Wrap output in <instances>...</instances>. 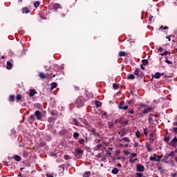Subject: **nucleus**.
I'll return each mask as SVG.
<instances>
[{
	"label": "nucleus",
	"mask_w": 177,
	"mask_h": 177,
	"mask_svg": "<svg viewBox=\"0 0 177 177\" xmlns=\"http://www.w3.org/2000/svg\"><path fill=\"white\" fill-rule=\"evenodd\" d=\"M77 107H82L84 106V97H78L76 100Z\"/></svg>",
	"instance_id": "nucleus-1"
},
{
	"label": "nucleus",
	"mask_w": 177,
	"mask_h": 177,
	"mask_svg": "<svg viewBox=\"0 0 177 177\" xmlns=\"http://www.w3.org/2000/svg\"><path fill=\"white\" fill-rule=\"evenodd\" d=\"M136 171L137 172H145V166L138 164L136 165Z\"/></svg>",
	"instance_id": "nucleus-2"
},
{
	"label": "nucleus",
	"mask_w": 177,
	"mask_h": 177,
	"mask_svg": "<svg viewBox=\"0 0 177 177\" xmlns=\"http://www.w3.org/2000/svg\"><path fill=\"white\" fill-rule=\"evenodd\" d=\"M71 124H72L73 125H75V127H80L81 124H80V122L78 121V120L73 118L71 120Z\"/></svg>",
	"instance_id": "nucleus-3"
},
{
	"label": "nucleus",
	"mask_w": 177,
	"mask_h": 177,
	"mask_svg": "<svg viewBox=\"0 0 177 177\" xmlns=\"http://www.w3.org/2000/svg\"><path fill=\"white\" fill-rule=\"evenodd\" d=\"M35 117H36L37 120H41L42 118V114L39 111H36L35 112Z\"/></svg>",
	"instance_id": "nucleus-4"
},
{
	"label": "nucleus",
	"mask_w": 177,
	"mask_h": 177,
	"mask_svg": "<svg viewBox=\"0 0 177 177\" xmlns=\"http://www.w3.org/2000/svg\"><path fill=\"white\" fill-rule=\"evenodd\" d=\"M169 145L171 146H176L177 145V138L176 137H174L172 140H171L170 142H169Z\"/></svg>",
	"instance_id": "nucleus-5"
},
{
	"label": "nucleus",
	"mask_w": 177,
	"mask_h": 177,
	"mask_svg": "<svg viewBox=\"0 0 177 177\" xmlns=\"http://www.w3.org/2000/svg\"><path fill=\"white\" fill-rule=\"evenodd\" d=\"M53 8L57 12V9H62V4L56 3L53 5Z\"/></svg>",
	"instance_id": "nucleus-6"
},
{
	"label": "nucleus",
	"mask_w": 177,
	"mask_h": 177,
	"mask_svg": "<svg viewBox=\"0 0 177 177\" xmlns=\"http://www.w3.org/2000/svg\"><path fill=\"white\" fill-rule=\"evenodd\" d=\"M37 91H35V89H30L29 91V96L30 97H32V96H34V95H37Z\"/></svg>",
	"instance_id": "nucleus-7"
},
{
	"label": "nucleus",
	"mask_w": 177,
	"mask_h": 177,
	"mask_svg": "<svg viewBox=\"0 0 177 177\" xmlns=\"http://www.w3.org/2000/svg\"><path fill=\"white\" fill-rule=\"evenodd\" d=\"M150 161L160 162V158L158 156H150Z\"/></svg>",
	"instance_id": "nucleus-8"
},
{
	"label": "nucleus",
	"mask_w": 177,
	"mask_h": 177,
	"mask_svg": "<svg viewBox=\"0 0 177 177\" xmlns=\"http://www.w3.org/2000/svg\"><path fill=\"white\" fill-rule=\"evenodd\" d=\"M28 121H29V122H30V124H32V122H34V121H35V115H31L28 118Z\"/></svg>",
	"instance_id": "nucleus-9"
},
{
	"label": "nucleus",
	"mask_w": 177,
	"mask_h": 177,
	"mask_svg": "<svg viewBox=\"0 0 177 177\" xmlns=\"http://www.w3.org/2000/svg\"><path fill=\"white\" fill-rule=\"evenodd\" d=\"M153 110V108L151 106H148L147 109H144L143 114H147V113H150Z\"/></svg>",
	"instance_id": "nucleus-10"
},
{
	"label": "nucleus",
	"mask_w": 177,
	"mask_h": 177,
	"mask_svg": "<svg viewBox=\"0 0 177 177\" xmlns=\"http://www.w3.org/2000/svg\"><path fill=\"white\" fill-rule=\"evenodd\" d=\"M96 109H99V107H102V103L100 101L95 100V102Z\"/></svg>",
	"instance_id": "nucleus-11"
},
{
	"label": "nucleus",
	"mask_w": 177,
	"mask_h": 177,
	"mask_svg": "<svg viewBox=\"0 0 177 177\" xmlns=\"http://www.w3.org/2000/svg\"><path fill=\"white\" fill-rule=\"evenodd\" d=\"M50 90L51 91H53V89H55V88H57V83H56V82H53V83H51L50 84Z\"/></svg>",
	"instance_id": "nucleus-12"
},
{
	"label": "nucleus",
	"mask_w": 177,
	"mask_h": 177,
	"mask_svg": "<svg viewBox=\"0 0 177 177\" xmlns=\"http://www.w3.org/2000/svg\"><path fill=\"white\" fill-rule=\"evenodd\" d=\"M80 121H82V124H84V125H86V127H88L89 125V122H88V120H86V119H81Z\"/></svg>",
	"instance_id": "nucleus-13"
},
{
	"label": "nucleus",
	"mask_w": 177,
	"mask_h": 177,
	"mask_svg": "<svg viewBox=\"0 0 177 177\" xmlns=\"http://www.w3.org/2000/svg\"><path fill=\"white\" fill-rule=\"evenodd\" d=\"M122 140H124V142H126L127 143L131 142V140L128 137H124V138H122L120 140V142H122Z\"/></svg>",
	"instance_id": "nucleus-14"
},
{
	"label": "nucleus",
	"mask_w": 177,
	"mask_h": 177,
	"mask_svg": "<svg viewBox=\"0 0 177 177\" xmlns=\"http://www.w3.org/2000/svg\"><path fill=\"white\" fill-rule=\"evenodd\" d=\"M136 161H139L138 158H132V157L129 156V162H131V164H133V162H135Z\"/></svg>",
	"instance_id": "nucleus-15"
},
{
	"label": "nucleus",
	"mask_w": 177,
	"mask_h": 177,
	"mask_svg": "<svg viewBox=\"0 0 177 177\" xmlns=\"http://www.w3.org/2000/svg\"><path fill=\"white\" fill-rule=\"evenodd\" d=\"M12 158H14V160H15V161H21V158L20 156H19V155H15Z\"/></svg>",
	"instance_id": "nucleus-16"
},
{
	"label": "nucleus",
	"mask_w": 177,
	"mask_h": 177,
	"mask_svg": "<svg viewBox=\"0 0 177 177\" xmlns=\"http://www.w3.org/2000/svg\"><path fill=\"white\" fill-rule=\"evenodd\" d=\"M12 62L8 61L7 62V65H6V68L8 70H10V68H12Z\"/></svg>",
	"instance_id": "nucleus-17"
},
{
	"label": "nucleus",
	"mask_w": 177,
	"mask_h": 177,
	"mask_svg": "<svg viewBox=\"0 0 177 177\" xmlns=\"http://www.w3.org/2000/svg\"><path fill=\"white\" fill-rule=\"evenodd\" d=\"M103 145L102 144H98L96 145L95 147H94V150H95V151H97L99 150H100V147H102Z\"/></svg>",
	"instance_id": "nucleus-18"
},
{
	"label": "nucleus",
	"mask_w": 177,
	"mask_h": 177,
	"mask_svg": "<svg viewBox=\"0 0 177 177\" xmlns=\"http://www.w3.org/2000/svg\"><path fill=\"white\" fill-rule=\"evenodd\" d=\"M39 76L40 77V78H41L42 80H45V78H46V75H45V73L40 72L39 74Z\"/></svg>",
	"instance_id": "nucleus-19"
},
{
	"label": "nucleus",
	"mask_w": 177,
	"mask_h": 177,
	"mask_svg": "<svg viewBox=\"0 0 177 177\" xmlns=\"http://www.w3.org/2000/svg\"><path fill=\"white\" fill-rule=\"evenodd\" d=\"M153 117H156L154 114L151 113L148 118L149 122H151L153 121Z\"/></svg>",
	"instance_id": "nucleus-20"
},
{
	"label": "nucleus",
	"mask_w": 177,
	"mask_h": 177,
	"mask_svg": "<svg viewBox=\"0 0 177 177\" xmlns=\"http://www.w3.org/2000/svg\"><path fill=\"white\" fill-rule=\"evenodd\" d=\"M22 13H25V15H27V13H30V10H28V8H24L22 9Z\"/></svg>",
	"instance_id": "nucleus-21"
},
{
	"label": "nucleus",
	"mask_w": 177,
	"mask_h": 177,
	"mask_svg": "<svg viewBox=\"0 0 177 177\" xmlns=\"http://www.w3.org/2000/svg\"><path fill=\"white\" fill-rule=\"evenodd\" d=\"M127 80H135V75L129 74V75H127Z\"/></svg>",
	"instance_id": "nucleus-22"
},
{
	"label": "nucleus",
	"mask_w": 177,
	"mask_h": 177,
	"mask_svg": "<svg viewBox=\"0 0 177 177\" xmlns=\"http://www.w3.org/2000/svg\"><path fill=\"white\" fill-rule=\"evenodd\" d=\"M75 153L82 155V154H84V150H82L81 149H78L76 150Z\"/></svg>",
	"instance_id": "nucleus-23"
},
{
	"label": "nucleus",
	"mask_w": 177,
	"mask_h": 177,
	"mask_svg": "<svg viewBox=\"0 0 177 177\" xmlns=\"http://www.w3.org/2000/svg\"><path fill=\"white\" fill-rule=\"evenodd\" d=\"M108 124L110 129L114 128V125H115V124H114L113 122H109Z\"/></svg>",
	"instance_id": "nucleus-24"
},
{
	"label": "nucleus",
	"mask_w": 177,
	"mask_h": 177,
	"mask_svg": "<svg viewBox=\"0 0 177 177\" xmlns=\"http://www.w3.org/2000/svg\"><path fill=\"white\" fill-rule=\"evenodd\" d=\"M159 55H160L161 56H167V55H171V53L166 50L163 53H160Z\"/></svg>",
	"instance_id": "nucleus-25"
},
{
	"label": "nucleus",
	"mask_w": 177,
	"mask_h": 177,
	"mask_svg": "<svg viewBox=\"0 0 177 177\" xmlns=\"http://www.w3.org/2000/svg\"><path fill=\"white\" fill-rule=\"evenodd\" d=\"M146 148L148 151H151V147H150V144L149 142L146 143Z\"/></svg>",
	"instance_id": "nucleus-26"
},
{
	"label": "nucleus",
	"mask_w": 177,
	"mask_h": 177,
	"mask_svg": "<svg viewBox=\"0 0 177 177\" xmlns=\"http://www.w3.org/2000/svg\"><path fill=\"white\" fill-rule=\"evenodd\" d=\"M118 172H119V170L117 168H114L113 169H112V174H113V175H117Z\"/></svg>",
	"instance_id": "nucleus-27"
},
{
	"label": "nucleus",
	"mask_w": 177,
	"mask_h": 177,
	"mask_svg": "<svg viewBox=\"0 0 177 177\" xmlns=\"http://www.w3.org/2000/svg\"><path fill=\"white\" fill-rule=\"evenodd\" d=\"M80 145H85V139L84 138H80L78 140Z\"/></svg>",
	"instance_id": "nucleus-28"
},
{
	"label": "nucleus",
	"mask_w": 177,
	"mask_h": 177,
	"mask_svg": "<svg viewBox=\"0 0 177 177\" xmlns=\"http://www.w3.org/2000/svg\"><path fill=\"white\" fill-rule=\"evenodd\" d=\"M140 71V69L139 68H137L136 71L133 73L134 75H139V72Z\"/></svg>",
	"instance_id": "nucleus-29"
},
{
	"label": "nucleus",
	"mask_w": 177,
	"mask_h": 177,
	"mask_svg": "<svg viewBox=\"0 0 177 177\" xmlns=\"http://www.w3.org/2000/svg\"><path fill=\"white\" fill-rule=\"evenodd\" d=\"M142 62L143 66H147V64H149V60L147 59H142Z\"/></svg>",
	"instance_id": "nucleus-30"
},
{
	"label": "nucleus",
	"mask_w": 177,
	"mask_h": 177,
	"mask_svg": "<svg viewBox=\"0 0 177 177\" xmlns=\"http://www.w3.org/2000/svg\"><path fill=\"white\" fill-rule=\"evenodd\" d=\"M89 176H91V172L89 171L85 172L83 174V177H89Z\"/></svg>",
	"instance_id": "nucleus-31"
},
{
	"label": "nucleus",
	"mask_w": 177,
	"mask_h": 177,
	"mask_svg": "<svg viewBox=\"0 0 177 177\" xmlns=\"http://www.w3.org/2000/svg\"><path fill=\"white\" fill-rule=\"evenodd\" d=\"M160 77H161V73H160L159 72H157L156 74H155V78L156 80H158V78H160Z\"/></svg>",
	"instance_id": "nucleus-32"
},
{
	"label": "nucleus",
	"mask_w": 177,
	"mask_h": 177,
	"mask_svg": "<svg viewBox=\"0 0 177 177\" xmlns=\"http://www.w3.org/2000/svg\"><path fill=\"white\" fill-rule=\"evenodd\" d=\"M125 106V101H122V102L119 104L118 108L120 109V107H122V106Z\"/></svg>",
	"instance_id": "nucleus-33"
},
{
	"label": "nucleus",
	"mask_w": 177,
	"mask_h": 177,
	"mask_svg": "<svg viewBox=\"0 0 177 177\" xmlns=\"http://www.w3.org/2000/svg\"><path fill=\"white\" fill-rule=\"evenodd\" d=\"M78 136H80V133L78 132L73 133V138L75 139H77V138H78Z\"/></svg>",
	"instance_id": "nucleus-34"
},
{
	"label": "nucleus",
	"mask_w": 177,
	"mask_h": 177,
	"mask_svg": "<svg viewBox=\"0 0 177 177\" xmlns=\"http://www.w3.org/2000/svg\"><path fill=\"white\" fill-rule=\"evenodd\" d=\"M119 109L120 110H128V105H124L122 107H120Z\"/></svg>",
	"instance_id": "nucleus-35"
},
{
	"label": "nucleus",
	"mask_w": 177,
	"mask_h": 177,
	"mask_svg": "<svg viewBox=\"0 0 177 177\" xmlns=\"http://www.w3.org/2000/svg\"><path fill=\"white\" fill-rule=\"evenodd\" d=\"M143 133L145 136H147V135H149V130L147 129H144Z\"/></svg>",
	"instance_id": "nucleus-36"
},
{
	"label": "nucleus",
	"mask_w": 177,
	"mask_h": 177,
	"mask_svg": "<svg viewBox=\"0 0 177 177\" xmlns=\"http://www.w3.org/2000/svg\"><path fill=\"white\" fill-rule=\"evenodd\" d=\"M165 59H166L165 62L167 63V64H172V62L169 61L168 59V57H165Z\"/></svg>",
	"instance_id": "nucleus-37"
},
{
	"label": "nucleus",
	"mask_w": 177,
	"mask_h": 177,
	"mask_svg": "<svg viewBox=\"0 0 177 177\" xmlns=\"http://www.w3.org/2000/svg\"><path fill=\"white\" fill-rule=\"evenodd\" d=\"M136 136L138 138H140V131H136Z\"/></svg>",
	"instance_id": "nucleus-38"
},
{
	"label": "nucleus",
	"mask_w": 177,
	"mask_h": 177,
	"mask_svg": "<svg viewBox=\"0 0 177 177\" xmlns=\"http://www.w3.org/2000/svg\"><path fill=\"white\" fill-rule=\"evenodd\" d=\"M128 113L129 114H133L135 113V111H133V109H128Z\"/></svg>",
	"instance_id": "nucleus-39"
},
{
	"label": "nucleus",
	"mask_w": 177,
	"mask_h": 177,
	"mask_svg": "<svg viewBox=\"0 0 177 177\" xmlns=\"http://www.w3.org/2000/svg\"><path fill=\"white\" fill-rule=\"evenodd\" d=\"M143 176V174L142 173H136V177H142Z\"/></svg>",
	"instance_id": "nucleus-40"
},
{
	"label": "nucleus",
	"mask_w": 177,
	"mask_h": 177,
	"mask_svg": "<svg viewBox=\"0 0 177 177\" xmlns=\"http://www.w3.org/2000/svg\"><path fill=\"white\" fill-rule=\"evenodd\" d=\"M119 56H125V52L124 51H120L119 52Z\"/></svg>",
	"instance_id": "nucleus-41"
},
{
	"label": "nucleus",
	"mask_w": 177,
	"mask_h": 177,
	"mask_svg": "<svg viewBox=\"0 0 177 177\" xmlns=\"http://www.w3.org/2000/svg\"><path fill=\"white\" fill-rule=\"evenodd\" d=\"M16 99L17 100H21V95L20 94L17 95Z\"/></svg>",
	"instance_id": "nucleus-42"
},
{
	"label": "nucleus",
	"mask_w": 177,
	"mask_h": 177,
	"mask_svg": "<svg viewBox=\"0 0 177 177\" xmlns=\"http://www.w3.org/2000/svg\"><path fill=\"white\" fill-rule=\"evenodd\" d=\"M24 157H28V153L26 151H24L23 153Z\"/></svg>",
	"instance_id": "nucleus-43"
},
{
	"label": "nucleus",
	"mask_w": 177,
	"mask_h": 177,
	"mask_svg": "<svg viewBox=\"0 0 177 177\" xmlns=\"http://www.w3.org/2000/svg\"><path fill=\"white\" fill-rule=\"evenodd\" d=\"M34 6H35V8H38V6H39V1H36L34 3Z\"/></svg>",
	"instance_id": "nucleus-44"
},
{
	"label": "nucleus",
	"mask_w": 177,
	"mask_h": 177,
	"mask_svg": "<svg viewBox=\"0 0 177 177\" xmlns=\"http://www.w3.org/2000/svg\"><path fill=\"white\" fill-rule=\"evenodd\" d=\"M123 153L124 154H125V156H129V154H131V152H129V151H124Z\"/></svg>",
	"instance_id": "nucleus-45"
},
{
	"label": "nucleus",
	"mask_w": 177,
	"mask_h": 177,
	"mask_svg": "<svg viewBox=\"0 0 177 177\" xmlns=\"http://www.w3.org/2000/svg\"><path fill=\"white\" fill-rule=\"evenodd\" d=\"M130 154L131 156V158H133L134 157H136L138 156V154L135 153H131Z\"/></svg>",
	"instance_id": "nucleus-46"
},
{
	"label": "nucleus",
	"mask_w": 177,
	"mask_h": 177,
	"mask_svg": "<svg viewBox=\"0 0 177 177\" xmlns=\"http://www.w3.org/2000/svg\"><path fill=\"white\" fill-rule=\"evenodd\" d=\"M10 100H11V102H13L15 100V95H10Z\"/></svg>",
	"instance_id": "nucleus-47"
},
{
	"label": "nucleus",
	"mask_w": 177,
	"mask_h": 177,
	"mask_svg": "<svg viewBox=\"0 0 177 177\" xmlns=\"http://www.w3.org/2000/svg\"><path fill=\"white\" fill-rule=\"evenodd\" d=\"M113 89H117L118 88V84L114 83L113 84Z\"/></svg>",
	"instance_id": "nucleus-48"
},
{
	"label": "nucleus",
	"mask_w": 177,
	"mask_h": 177,
	"mask_svg": "<svg viewBox=\"0 0 177 177\" xmlns=\"http://www.w3.org/2000/svg\"><path fill=\"white\" fill-rule=\"evenodd\" d=\"M64 158H65L66 160H70V158H71V157L68 155H65L64 156Z\"/></svg>",
	"instance_id": "nucleus-49"
},
{
	"label": "nucleus",
	"mask_w": 177,
	"mask_h": 177,
	"mask_svg": "<svg viewBox=\"0 0 177 177\" xmlns=\"http://www.w3.org/2000/svg\"><path fill=\"white\" fill-rule=\"evenodd\" d=\"M168 158H169V156L167 154H166V155L164 156L163 160H164V161H167V160H168Z\"/></svg>",
	"instance_id": "nucleus-50"
},
{
	"label": "nucleus",
	"mask_w": 177,
	"mask_h": 177,
	"mask_svg": "<svg viewBox=\"0 0 177 177\" xmlns=\"http://www.w3.org/2000/svg\"><path fill=\"white\" fill-rule=\"evenodd\" d=\"M48 122H50V124L51 122H53V118H48Z\"/></svg>",
	"instance_id": "nucleus-51"
},
{
	"label": "nucleus",
	"mask_w": 177,
	"mask_h": 177,
	"mask_svg": "<svg viewBox=\"0 0 177 177\" xmlns=\"http://www.w3.org/2000/svg\"><path fill=\"white\" fill-rule=\"evenodd\" d=\"M139 106H140V107H142V108H143V107H147V105H146V104H143V103L140 104Z\"/></svg>",
	"instance_id": "nucleus-52"
},
{
	"label": "nucleus",
	"mask_w": 177,
	"mask_h": 177,
	"mask_svg": "<svg viewBox=\"0 0 177 177\" xmlns=\"http://www.w3.org/2000/svg\"><path fill=\"white\" fill-rule=\"evenodd\" d=\"M75 156L77 158H81L82 157V155L75 153Z\"/></svg>",
	"instance_id": "nucleus-53"
},
{
	"label": "nucleus",
	"mask_w": 177,
	"mask_h": 177,
	"mask_svg": "<svg viewBox=\"0 0 177 177\" xmlns=\"http://www.w3.org/2000/svg\"><path fill=\"white\" fill-rule=\"evenodd\" d=\"M127 103L128 104H133V100H128Z\"/></svg>",
	"instance_id": "nucleus-54"
},
{
	"label": "nucleus",
	"mask_w": 177,
	"mask_h": 177,
	"mask_svg": "<svg viewBox=\"0 0 177 177\" xmlns=\"http://www.w3.org/2000/svg\"><path fill=\"white\" fill-rule=\"evenodd\" d=\"M160 28L163 30H168L169 28L167 26H161Z\"/></svg>",
	"instance_id": "nucleus-55"
},
{
	"label": "nucleus",
	"mask_w": 177,
	"mask_h": 177,
	"mask_svg": "<svg viewBox=\"0 0 177 177\" xmlns=\"http://www.w3.org/2000/svg\"><path fill=\"white\" fill-rule=\"evenodd\" d=\"M139 146H140V145H139V142H135L134 144H133V147H139Z\"/></svg>",
	"instance_id": "nucleus-56"
},
{
	"label": "nucleus",
	"mask_w": 177,
	"mask_h": 177,
	"mask_svg": "<svg viewBox=\"0 0 177 177\" xmlns=\"http://www.w3.org/2000/svg\"><path fill=\"white\" fill-rule=\"evenodd\" d=\"M119 135H120V136L122 138V136H125V133L124 132L121 133V131H120Z\"/></svg>",
	"instance_id": "nucleus-57"
},
{
	"label": "nucleus",
	"mask_w": 177,
	"mask_h": 177,
	"mask_svg": "<svg viewBox=\"0 0 177 177\" xmlns=\"http://www.w3.org/2000/svg\"><path fill=\"white\" fill-rule=\"evenodd\" d=\"M167 154L168 155L169 157H172V156H174V152L171 151L170 153H167Z\"/></svg>",
	"instance_id": "nucleus-58"
},
{
	"label": "nucleus",
	"mask_w": 177,
	"mask_h": 177,
	"mask_svg": "<svg viewBox=\"0 0 177 177\" xmlns=\"http://www.w3.org/2000/svg\"><path fill=\"white\" fill-rule=\"evenodd\" d=\"M154 138L151 137L150 143H154Z\"/></svg>",
	"instance_id": "nucleus-59"
},
{
	"label": "nucleus",
	"mask_w": 177,
	"mask_h": 177,
	"mask_svg": "<svg viewBox=\"0 0 177 177\" xmlns=\"http://www.w3.org/2000/svg\"><path fill=\"white\" fill-rule=\"evenodd\" d=\"M95 143H100V139H95Z\"/></svg>",
	"instance_id": "nucleus-60"
},
{
	"label": "nucleus",
	"mask_w": 177,
	"mask_h": 177,
	"mask_svg": "<svg viewBox=\"0 0 177 177\" xmlns=\"http://www.w3.org/2000/svg\"><path fill=\"white\" fill-rule=\"evenodd\" d=\"M162 50H163L162 48V47H160V48H158V52L161 53V52H162Z\"/></svg>",
	"instance_id": "nucleus-61"
},
{
	"label": "nucleus",
	"mask_w": 177,
	"mask_h": 177,
	"mask_svg": "<svg viewBox=\"0 0 177 177\" xmlns=\"http://www.w3.org/2000/svg\"><path fill=\"white\" fill-rule=\"evenodd\" d=\"M169 137H165V142H168L169 140Z\"/></svg>",
	"instance_id": "nucleus-62"
},
{
	"label": "nucleus",
	"mask_w": 177,
	"mask_h": 177,
	"mask_svg": "<svg viewBox=\"0 0 177 177\" xmlns=\"http://www.w3.org/2000/svg\"><path fill=\"white\" fill-rule=\"evenodd\" d=\"M173 132L177 133V127H174L173 128Z\"/></svg>",
	"instance_id": "nucleus-63"
},
{
	"label": "nucleus",
	"mask_w": 177,
	"mask_h": 177,
	"mask_svg": "<svg viewBox=\"0 0 177 177\" xmlns=\"http://www.w3.org/2000/svg\"><path fill=\"white\" fill-rule=\"evenodd\" d=\"M171 177H176V173H173L171 174Z\"/></svg>",
	"instance_id": "nucleus-64"
}]
</instances>
